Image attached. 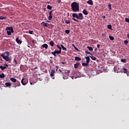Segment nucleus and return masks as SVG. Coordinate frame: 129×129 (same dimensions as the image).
<instances>
[{
  "mask_svg": "<svg viewBox=\"0 0 129 129\" xmlns=\"http://www.w3.org/2000/svg\"><path fill=\"white\" fill-rule=\"evenodd\" d=\"M57 48H58V49H59V50H62V48H61V46H60L59 45H57Z\"/></svg>",
  "mask_w": 129,
  "mask_h": 129,
  "instance_id": "obj_41",
  "label": "nucleus"
},
{
  "mask_svg": "<svg viewBox=\"0 0 129 129\" xmlns=\"http://www.w3.org/2000/svg\"><path fill=\"white\" fill-rule=\"evenodd\" d=\"M97 48H99L100 47V44H97Z\"/></svg>",
  "mask_w": 129,
  "mask_h": 129,
  "instance_id": "obj_48",
  "label": "nucleus"
},
{
  "mask_svg": "<svg viewBox=\"0 0 129 129\" xmlns=\"http://www.w3.org/2000/svg\"><path fill=\"white\" fill-rule=\"evenodd\" d=\"M89 57L92 59V60H93L94 61L96 60V57H95L94 56L90 55Z\"/></svg>",
  "mask_w": 129,
  "mask_h": 129,
  "instance_id": "obj_20",
  "label": "nucleus"
},
{
  "mask_svg": "<svg viewBox=\"0 0 129 129\" xmlns=\"http://www.w3.org/2000/svg\"><path fill=\"white\" fill-rule=\"evenodd\" d=\"M47 9L48 10H52V6L50 5H47Z\"/></svg>",
  "mask_w": 129,
  "mask_h": 129,
  "instance_id": "obj_34",
  "label": "nucleus"
},
{
  "mask_svg": "<svg viewBox=\"0 0 129 129\" xmlns=\"http://www.w3.org/2000/svg\"><path fill=\"white\" fill-rule=\"evenodd\" d=\"M87 48L89 51H93V48L92 47L90 46H87Z\"/></svg>",
  "mask_w": 129,
  "mask_h": 129,
  "instance_id": "obj_25",
  "label": "nucleus"
},
{
  "mask_svg": "<svg viewBox=\"0 0 129 129\" xmlns=\"http://www.w3.org/2000/svg\"><path fill=\"white\" fill-rule=\"evenodd\" d=\"M85 53L86 54H90V55H91V53H90L88 50H86Z\"/></svg>",
  "mask_w": 129,
  "mask_h": 129,
  "instance_id": "obj_44",
  "label": "nucleus"
},
{
  "mask_svg": "<svg viewBox=\"0 0 129 129\" xmlns=\"http://www.w3.org/2000/svg\"><path fill=\"white\" fill-rule=\"evenodd\" d=\"M125 22H127V23H129V19L128 18H126L125 19Z\"/></svg>",
  "mask_w": 129,
  "mask_h": 129,
  "instance_id": "obj_42",
  "label": "nucleus"
},
{
  "mask_svg": "<svg viewBox=\"0 0 129 129\" xmlns=\"http://www.w3.org/2000/svg\"><path fill=\"white\" fill-rule=\"evenodd\" d=\"M50 76L52 79H55V70H52L50 72Z\"/></svg>",
  "mask_w": 129,
  "mask_h": 129,
  "instance_id": "obj_5",
  "label": "nucleus"
},
{
  "mask_svg": "<svg viewBox=\"0 0 129 129\" xmlns=\"http://www.w3.org/2000/svg\"><path fill=\"white\" fill-rule=\"evenodd\" d=\"M61 64H63V65L65 64V62H61Z\"/></svg>",
  "mask_w": 129,
  "mask_h": 129,
  "instance_id": "obj_55",
  "label": "nucleus"
},
{
  "mask_svg": "<svg viewBox=\"0 0 129 129\" xmlns=\"http://www.w3.org/2000/svg\"><path fill=\"white\" fill-rule=\"evenodd\" d=\"M71 78H72V79H74V77L72 76V77H71Z\"/></svg>",
  "mask_w": 129,
  "mask_h": 129,
  "instance_id": "obj_56",
  "label": "nucleus"
},
{
  "mask_svg": "<svg viewBox=\"0 0 129 129\" xmlns=\"http://www.w3.org/2000/svg\"><path fill=\"white\" fill-rule=\"evenodd\" d=\"M88 63H87V62H86V63H85V62H83V63H82V66H84V67H85V66H88Z\"/></svg>",
  "mask_w": 129,
  "mask_h": 129,
  "instance_id": "obj_27",
  "label": "nucleus"
},
{
  "mask_svg": "<svg viewBox=\"0 0 129 129\" xmlns=\"http://www.w3.org/2000/svg\"><path fill=\"white\" fill-rule=\"evenodd\" d=\"M72 17H73L72 20L73 21H75V22H78L77 19H78V14L73 13L72 14ZM75 18H76V19H75Z\"/></svg>",
  "mask_w": 129,
  "mask_h": 129,
  "instance_id": "obj_3",
  "label": "nucleus"
},
{
  "mask_svg": "<svg viewBox=\"0 0 129 129\" xmlns=\"http://www.w3.org/2000/svg\"><path fill=\"white\" fill-rule=\"evenodd\" d=\"M63 79L65 80V79H68V77L66 76H63Z\"/></svg>",
  "mask_w": 129,
  "mask_h": 129,
  "instance_id": "obj_40",
  "label": "nucleus"
},
{
  "mask_svg": "<svg viewBox=\"0 0 129 129\" xmlns=\"http://www.w3.org/2000/svg\"><path fill=\"white\" fill-rule=\"evenodd\" d=\"M5 66H6V67H9V65L8 64H5Z\"/></svg>",
  "mask_w": 129,
  "mask_h": 129,
  "instance_id": "obj_51",
  "label": "nucleus"
},
{
  "mask_svg": "<svg viewBox=\"0 0 129 129\" xmlns=\"http://www.w3.org/2000/svg\"><path fill=\"white\" fill-rule=\"evenodd\" d=\"M51 54H52V55H53L54 56V57H56V52H55V51L54 52H52Z\"/></svg>",
  "mask_w": 129,
  "mask_h": 129,
  "instance_id": "obj_38",
  "label": "nucleus"
},
{
  "mask_svg": "<svg viewBox=\"0 0 129 129\" xmlns=\"http://www.w3.org/2000/svg\"><path fill=\"white\" fill-rule=\"evenodd\" d=\"M124 44H128V41L126 40L124 41Z\"/></svg>",
  "mask_w": 129,
  "mask_h": 129,
  "instance_id": "obj_45",
  "label": "nucleus"
},
{
  "mask_svg": "<svg viewBox=\"0 0 129 129\" xmlns=\"http://www.w3.org/2000/svg\"><path fill=\"white\" fill-rule=\"evenodd\" d=\"M107 28L108 29H109V30H111V28H112V27L111 26V25H108L107 26Z\"/></svg>",
  "mask_w": 129,
  "mask_h": 129,
  "instance_id": "obj_35",
  "label": "nucleus"
},
{
  "mask_svg": "<svg viewBox=\"0 0 129 129\" xmlns=\"http://www.w3.org/2000/svg\"><path fill=\"white\" fill-rule=\"evenodd\" d=\"M33 69H34L35 70H36V69H38V67H35Z\"/></svg>",
  "mask_w": 129,
  "mask_h": 129,
  "instance_id": "obj_53",
  "label": "nucleus"
},
{
  "mask_svg": "<svg viewBox=\"0 0 129 129\" xmlns=\"http://www.w3.org/2000/svg\"><path fill=\"white\" fill-rule=\"evenodd\" d=\"M94 51H97V48H95V49H94Z\"/></svg>",
  "mask_w": 129,
  "mask_h": 129,
  "instance_id": "obj_57",
  "label": "nucleus"
},
{
  "mask_svg": "<svg viewBox=\"0 0 129 129\" xmlns=\"http://www.w3.org/2000/svg\"><path fill=\"white\" fill-rule=\"evenodd\" d=\"M6 31H7V35H8V36H11L12 33L14 34V28H13V27H7Z\"/></svg>",
  "mask_w": 129,
  "mask_h": 129,
  "instance_id": "obj_2",
  "label": "nucleus"
},
{
  "mask_svg": "<svg viewBox=\"0 0 129 129\" xmlns=\"http://www.w3.org/2000/svg\"><path fill=\"white\" fill-rule=\"evenodd\" d=\"M75 60V61H81V58L78 56H76Z\"/></svg>",
  "mask_w": 129,
  "mask_h": 129,
  "instance_id": "obj_17",
  "label": "nucleus"
},
{
  "mask_svg": "<svg viewBox=\"0 0 129 129\" xmlns=\"http://www.w3.org/2000/svg\"><path fill=\"white\" fill-rule=\"evenodd\" d=\"M120 72L122 73L126 74V73H127V69H126L125 68H123V69H121Z\"/></svg>",
  "mask_w": 129,
  "mask_h": 129,
  "instance_id": "obj_10",
  "label": "nucleus"
},
{
  "mask_svg": "<svg viewBox=\"0 0 129 129\" xmlns=\"http://www.w3.org/2000/svg\"><path fill=\"white\" fill-rule=\"evenodd\" d=\"M43 24V26H44V27H49V24L48 23H45V22H42L41 23V25Z\"/></svg>",
  "mask_w": 129,
  "mask_h": 129,
  "instance_id": "obj_14",
  "label": "nucleus"
},
{
  "mask_svg": "<svg viewBox=\"0 0 129 129\" xmlns=\"http://www.w3.org/2000/svg\"><path fill=\"white\" fill-rule=\"evenodd\" d=\"M16 82V86H14L15 88H17V87L21 85V83H20L19 81H17Z\"/></svg>",
  "mask_w": 129,
  "mask_h": 129,
  "instance_id": "obj_11",
  "label": "nucleus"
},
{
  "mask_svg": "<svg viewBox=\"0 0 129 129\" xmlns=\"http://www.w3.org/2000/svg\"><path fill=\"white\" fill-rule=\"evenodd\" d=\"M72 46L74 47V48H75V50H76V51H79V49H78V48L77 47H76V46H75V45L72 44Z\"/></svg>",
  "mask_w": 129,
  "mask_h": 129,
  "instance_id": "obj_32",
  "label": "nucleus"
},
{
  "mask_svg": "<svg viewBox=\"0 0 129 129\" xmlns=\"http://www.w3.org/2000/svg\"><path fill=\"white\" fill-rule=\"evenodd\" d=\"M11 81H12V82H17V79L14 78H11L10 79Z\"/></svg>",
  "mask_w": 129,
  "mask_h": 129,
  "instance_id": "obj_22",
  "label": "nucleus"
},
{
  "mask_svg": "<svg viewBox=\"0 0 129 129\" xmlns=\"http://www.w3.org/2000/svg\"><path fill=\"white\" fill-rule=\"evenodd\" d=\"M29 34L33 35V31H29Z\"/></svg>",
  "mask_w": 129,
  "mask_h": 129,
  "instance_id": "obj_46",
  "label": "nucleus"
},
{
  "mask_svg": "<svg viewBox=\"0 0 129 129\" xmlns=\"http://www.w3.org/2000/svg\"><path fill=\"white\" fill-rule=\"evenodd\" d=\"M61 47L62 48V50H63V51H67V48L64 47V45H61Z\"/></svg>",
  "mask_w": 129,
  "mask_h": 129,
  "instance_id": "obj_23",
  "label": "nucleus"
},
{
  "mask_svg": "<svg viewBox=\"0 0 129 129\" xmlns=\"http://www.w3.org/2000/svg\"><path fill=\"white\" fill-rule=\"evenodd\" d=\"M85 58L87 59L86 62L89 64V62H90V58L89 56H85Z\"/></svg>",
  "mask_w": 129,
  "mask_h": 129,
  "instance_id": "obj_12",
  "label": "nucleus"
},
{
  "mask_svg": "<svg viewBox=\"0 0 129 129\" xmlns=\"http://www.w3.org/2000/svg\"><path fill=\"white\" fill-rule=\"evenodd\" d=\"M127 38L129 39V34H127Z\"/></svg>",
  "mask_w": 129,
  "mask_h": 129,
  "instance_id": "obj_58",
  "label": "nucleus"
},
{
  "mask_svg": "<svg viewBox=\"0 0 129 129\" xmlns=\"http://www.w3.org/2000/svg\"><path fill=\"white\" fill-rule=\"evenodd\" d=\"M58 4H60L61 3V0H57Z\"/></svg>",
  "mask_w": 129,
  "mask_h": 129,
  "instance_id": "obj_47",
  "label": "nucleus"
},
{
  "mask_svg": "<svg viewBox=\"0 0 129 129\" xmlns=\"http://www.w3.org/2000/svg\"><path fill=\"white\" fill-rule=\"evenodd\" d=\"M121 62H122V63H125L126 62V59H121Z\"/></svg>",
  "mask_w": 129,
  "mask_h": 129,
  "instance_id": "obj_29",
  "label": "nucleus"
},
{
  "mask_svg": "<svg viewBox=\"0 0 129 129\" xmlns=\"http://www.w3.org/2000/svg\"><path fill=\"white\" fill-rule=\"evenodd\" d=\"M78 20H83V15L82 13H79L78 15Z\"/></svg>",
  "mask_w": 129,
  "mask_h": 129,
  "instance_id": "obj_7",
  "label": "nucleus"
},
{
  "mask_svg": "<svg viewBox=\"0 0 129 129\" xmlns=\"http://www.w3.org/2000/svg\"><path fill=\"white\" fill-rule=\"evenodd\" d=\"M43 48H45V49H48V44L44 43L42 45Z\"/></svg>",
  "mask_w": 129,
  "mask_h": 129,
  "instance_id": "obj_16",
  "label": "nucleus"
},
{
  "mask_svg": "<svg viewBox=\"0 0 129 129\" xmlns=\"http://www.w3.org/2000/svg\"><path fill=\"white\" fill-rule=\"evenodd\" d=\"M0 78H5V74L4 73L0 75Z\"/></svg>",
  "mask_w": 129,
  "mask_h": 129,
  "instance_id": "obj_33",
  "label": "nucleus"
},
{
  "mask_svg": "<svg viewBox=\"0 0 129 129\" xmlns=\"http://www.w3.org/2000/svg\"><path fill=\"white\" fill-rule=\"evenodd\" d=\"M108 7L109 10H111V5L108 4Z\"/></svg>",
  "mask_w": 129,
  "mask_h": 129,
  "instance_id": "obj_37",
  "label": "nucleus"
},
{
  "mask_svg": "<svg viewBox=\"0 0 129 129\" xmlns=\"http://www.w3.org/2000/svg\"><path fill=\"white\" fill-rule=\"evenodd\" d=\"M109 38L110 40H111V41H113V40H114V38L113 37V36H109Z\"/></svg>",
  "mask_w": 129,
  "mask_h": 129,
  "instance_id": "obj_30",
  "label": "nucleus"
},
{
  "mask_svg": "<svg viewBox=\"0 0 129 129\" xmlns=\"http://www.w3.org/2000/svg\"><path fill=\"white\" fill-rule=\"evenodd\" d=\"M1 56L3 58V59H4V60H6V61H10V58L9 57V56H5V55H1Z\"/></svg>",
  "mask_w": 129,
  "mask_h": 129,
  "instance_id": "obj_8",
  "label": "nucleus"
},
{
  "mask_svg": "<svg viewBox=\"0 0 129 129\" xmlns=\"http://www.w3.org/2000/svg\"><path fill=\"white\" fill-rule=\"evenodd\" d=\"M102 35L103 37H105V34H104L103 33L102 34Z\"/></svg>",
  "mask_w": 129,
  "mask_h": 129,
  "instance_id": "obj_52",
  "label": "nucleus"
},
{
  "mask_svg": "<svg viewBox=\"0 0 129 129\" xmlns=\"http://www.w3.org/2000/svg\"><path fill=\"white\" fill-rule=\"evenodd\" d=\"M31 85H33V83H30Z\"/></svg>",
  "mask_w": 129,
  "mask_h": 129,
  "instance_id": "obj_60",
  "label": "nucleus"
},
{
  "mask_svg": "<svg viewBox=\"0 0 129 129\" xmlns=\"http://www.w3.org/2000/svg\"><path fill=\"white\" fill-rule=\"evenodd\" d=\"M5 85H6V87H9V86H11V83H6Z\"/></svg>",
  "mask_w": 129,
  "mask_h": 129,
  "instance_id": "obj_28",
  "label": "nucleus"
},
{
  "mask_svg": "<svg viewBox=\"0 0 129 129\" xmlns=\"http://www.w3.org/2000/svg\"><path fill=\"white\" fill-rule=\"evenodd\" d=\"M7 67H4L3 66H0V69H1V70H5V69H6Z\"/></svg>",
  "mask_w": 129,
  "mask_h": 129,
  "instance_id": "obj_24",
  "label": "nucleus"
},
{
  "mask_svg": "<svg viewBox=\"0 0 129 129\" xmlns=\"http://www.w3.org/2000/svg\"><path fill=\"white\" fill-rule=\"evenodd\" d=\"M1 55H3V56L7 57L10 56V53H9V51H5L2 54H1Z\"/></svg>",
  "mask_w": 129,
  "mask_h": 129,
  "instance_id": "obj_9",
  "label": "nucleus"
},
{
  "mask_svg": "<svg viewBox=\"0 0 129 129\" xmlns=\"http://www.w3.org/2000/svg\"><path fill=\"white\" fill-rule=\"evenodd\" d=\"M14 62L15 65H17V64H18V61H17V60L15 59V58H14Z\"/></svg>",
  "mask_w": 129,
  "mask_h": 129,
  "instance_id": "obj_39",
  "label": "nucleus"
},
{
  "mask_svg": "<svg viewBox=\"0 0 129 129\" xmlns=\"http://www.w3.org/2000/svg\"><path fill=\"white\" fill-rule=\"evenodd\" d=\"M6 19H7V16H5V17L1 16L0 17V20H5Z\"/></svg>",
  "mask_w": 129,
  "mask_h": 129,
  "instance_id": "obj_31",
  "label": "nucleus"
},
{
  "mask_svg": "<svg viewBox=\"0 0 129 129\" xmlns=\"http://www.w3.org/2000/svg\"><path fill=\"white\" fill-rule=\"evenodd\" d=\"M59 72H62V71L61 70H59Z\"/></svg>",
  "mask_w": 129,
  "mask_h": 129,
  "instance_id": "obj_59",
  "label": "nucleus"
},
{
  "mask_svg": "<svg viewBox=\"0 0 129 129\" xmlns=\"http://www.w3.org/2000/svg\"><path fill=\"white\" fill-rule=\"evenodd\" d=\"M87 4H88V5H90L91 6H92L93 5V2L92 1V0H89L88 1H87Z\"/></svg>",
  "mask_w": 129,
  "mask_h": 129,
  "instance_id": "obj_15",
  "label": "nucleus"
},
{
  "mask_svg": "<svg viewBox=\"0 0 129 129\" xmlns=\"http://www.w3.org/2000/svg\"><path fill=\"white\" fill-rule=\"evenodd\" d=\"M52 13H53V11H51L49 12V16L48 17V20H49V21H51V20H52V19H53V14H52Z\"/></svg>",
  "mask_w": 129,
  "mask_h": 129,
  "instance_id": "obj_6",
  "label": "nucleus"
},
{
  "mask_svg": "<svg viewBox=\"0 0 129 129\" xmlns=\"http://www.w3.org/2000/svg\"><path fill=\"white\" fill-rule=\"evenodd\" d=\"M79 65H80V63H77L74 64L75 68H78L79 67Z\"/></svg>",
  "mask_w": 129,
  "mask_h": 129,
  "instance_id": "obj_21",
  "label": "nucleus"
},
{
  "mask_svg": "<svg viewBox=\"0 0 129 129\" xmlns=\"http://www.w3.org/2000/svg\"><path fill=\"white\" fill-rule=\"evenodd\" d=\"M65 22L66 24H70V20H66Z\"/></svg>",
  "mask_w": 129,
  "mask_h": 129,
  "instance_id": "obj_43",
  "label": "nucleus"
},
{
  "mask_svg": "<svg viewBox=\"0 0 129 129\" xmlns=\"http://www.w3.org/2000/svg\"><path fill=\"white\" fill-rule=\"evenodd\" d=\"M56 54H60L61 53V50H54Z\"/></svg>",
  "mask_w": 129,
  "mask_h": 129,
  "instance_id": "obj_26",
  "label": "nucleus"
},
{
  "mask_svg": "<svg viewBox=\"0 0 129 129\" xmlns=\"http://www.w3.org/2000/svg\"><path fill=\"white\" fill-rule=\"evenodd\" d=\"M71 8L72 12H74V13H77V12H79V5L77 3L73 2L72 3Z\"/></svg>",
  "mask_w": 129,
  "mask_h": 129,
  "instance_id": "obj_1",
  "label": "nucleus"
},
{
  "mask_svg": "<svg viewBox=\"0 0 129 129\" xmlns=\"http://www.w3.org/2000/svg\"><path fill=\"white\" fill-rule=\"evenodd\" d=\"M49 45H50V46H51V47H54V45H55V43H54V42L53 41H50L49 42Z\"/></svg>",
  "mask_w": 129,
  "mask_h": 129,
  "instance_id": "obj_19",
  "label": "nucleus"
},
{
  "mask_svg": "<svg viewBox=\"0 0 129 129\" xmlns=\"http://www.w3.org/2000/svg\"><path fill=\"white\" fill-rule=\"evenodd\" d=\"M28 82V80L27 79H24L23 78L21 80V83L22 85H26Z\"/></svg>",
  "mask_w": 129,
  "mask_h": 129,
  "instance_id": "obj_4",
  "label": "nucleus"
},
{
  "mask_svg": "<svg viewBox=\"0 0 129 129\" xmlns=\"http://www.w3.org/2000/svg\"><path fill=\"white\" fill-rule=\"evenodd\" d=\"M69 33H70V30H65V33L66 34H69Z\"/></svg>",
  "mask_w": 129,
  "mask_h": 129,
  "instance_id": "obj_36",
  "label": "nucleus"
},
{
  "mask_svg": "<svg viewBox=\"0 0 129 129\" xmlns=\"http://www.w3.org/2000/svg\"><path fill=\"white\" fill-rule=\"evenodd\" d=\"M128 35H129V34Z\"/></svg>",
  "mask_w": 129,
  "mask_h": 129,
  "instance_id": "obj_62",
  "label": "nucleus"
},
{
  "mask_svg": "<svg viewBox=\"0 0 129 129\" xmlns=\"http://www.w3.org/2000/svg\"><path fill=\"white\" fill-rule=\"evenodd\" d=\"M105 1H107V0H105Z\"/></svg>",
  "mask_w": 129,
  "mask_h": 129,
  "instance_id": "obj_61",
  "label": "nucleus"
},
{
  "mask_svg": "<svg viewBox=\"0 0 129 129\" xmlns=\"http://www.w3.org/2000/svg\"><path fill=\"white\" fill-rule=\"evenodd\" d=\"M83 13L84 14V15H85V16H87V15H88V12H87V10H86V9H84L83 11Z\"/></svg>",
  "mask_w": 129,
  "mask_h": 129,
  "instance_id": "obj_13",
  "label": "nucleus"
},
{
  "mask_svg": "<svg viewBox=\"0 0 129 129\" xmlns=\"http://www.w3.org/2000/svg\"><path fill=\"white\" fill-rule=\"evenodd\" d=\"M67 71H68L67 74H69L70 73V70H68Z\"/></svg>",
  "mask_w": 129,
  "mask_h": 129,
  "instance_id": "obj_49",
  "label": "nucleus"
},
{
  "mask_svg": "<svg viewBox=\"0 0 129 129\" xmlns=\"http://www.w3.org/2000/svg\"><path fill=\"white\" fill-rule=\"evenodd\" d=\"M16 41L18 44H22V41L20 40L18 38H17Z\"/></svg>",
  "mask_w": 129,
  "mask_h": 129,
  "instance_id": "obj_18",
  "label": "nucleus"
},
{
  "mask_svg": "<svg viewBox=\"0 0 129 129\" xmlns=\"http://www.w3.org/2000/svg\"><path fill=\"white\" fill-rule=\"evenodd\" d=\"M102 18L103 19H105L106 17H105V16H102Z\"/></svg>",
  "mask_w": 129,
  "mask_h": 129,
  "instance_id": "obj_50",
  "label": "nucleus"
},
{
  "mask_svg": "<svg viewBox=\"0 0 129 129\" xmlns=\"http://www.w3.org/2000/svg\"><path fill=\"white\" fill-rule=\"evenodd\" d=\"M46 22L47 23H50V21H49V20H47V21H46Z\"/></svg>",
  "mask_w": 129,
  "mask_h": 129,
  "instance_id": "obj_54",
  "label": "nucleus"
}]
</instances>
